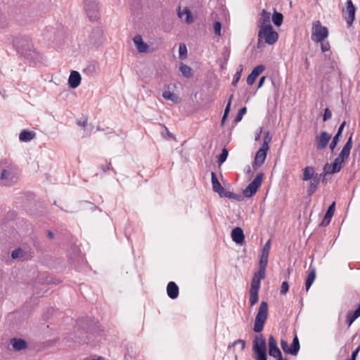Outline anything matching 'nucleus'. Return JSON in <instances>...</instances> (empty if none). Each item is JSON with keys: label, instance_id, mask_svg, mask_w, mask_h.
Segmentation results:
<instances>
[{"label": "nucleus", "instance_id": "nucleus-1", "mask_svg": "<svg viewBox=\"0 0 360 360\" xmlns=\"http://www.w3.org/2000/svg\"><path fill=\"white\" fill-rule=\"evenodd\" d=\"M20 176L18 167L11 160L0 161V186H10L15 184Z\"/></svg>", "mask_w": 360, "mask_h": 360}, {"label": "nucleus", "instance_id": "nucleus-2", "mask_svg": "<svg viewBox=\"0 0 360 360\" xmlns=\"http://www.w3.org/2000/svg\"><path fill=\"white\" fill-rule=\"evenodd\" d=\"M352 148V135L349 136L347 141L343 146L340 153L338 157H337L333 164H331V172L333 174L339 172L342 167L343 163L349 158L350 150Z\"/></svg>", "mask_w": 360, "mask_h": 360}, {"label": "nucleus", "instance_id": "nucleus-3", "mask_svg": "<svg viewBox=\"0 0 360 360\" xmlns=\"http://www.w3.org/2000/svg\"><path fill=\"white\" fill-rule=\"evenodd\" d=\"M252 351L256 360H267L266 342L262 334L255 337L252 342Z\"/></svg>", "mask_w": 360, "mask_h": 360}, {"label": "nucleus", "instance_id": "nucleus-4", "mask_svg": "<svg viewBox=\"0 0 360 360\" xmlns=\"http://www.w3.org/2000/svg\"><path fill=\"white\" fill-rule=\"evenodd\" d=\"M268 316V304L262 301L256 315L253 330L255 333L262 331Z\"/></svg>", "mask_w": 360, "mask_h": 360}, {"label": "nucleus", "instance_id": "nucleus-5", "mask_svg": "<svg viewBox=\"0 0 360 360\" xmlns=\"http://www.w3.org/2000/svg\"><path fill=\"white\" fill-rule=\"evenodd\" d=\"M278 39V33L273 30L272 25L265 26L259 29L258 32V40L260 41L264 39V42L271 45L275 44Z\"/></svg>", "mask_w": 360, "mask_h": 360}, {"label": "nucleus", "instance_id": "nucleus-6", "mask_svg": "<svg viewBox=\"0 0 360 360\" xmlns=\"http://www.w3.org/2000/svg\"><path fill=\"white\" fill-rule=\"evenodd\" d=\"M328 35V28L322 26L319 20L316 21L311 29V39L315 42L323 41Z\"/></svg>", "mask_w": 360, "mask_h": 360}, {"label": "nucleus", "instance_id": "nucleus-7", "mask_svg": "<svg viewBox=\"0 0 360 360\" xmlns=\"http://www.w3.org/2000/svg\"><path fill=\"white\" fill-rule=\"evenodd\" d=\"M281 347L284 353L296 356L300 349V342L297 336L296 335H295L290 347H289L288 343L285 340L281 339Z\"/></svg>", "mask_w": 360, "mask_h": 360}, {"label": "nucleus", "instance_id": "nucleus-8", "mask_svg": "<svg viewBox=\"0 0 360 360\" xmlns=\"http://www.w3.org/2000/svg\"><path fill=\"white\" fill-rule=\"evenodd\" d=\"M84 10L91 21H95L99 16V6L95 1H84Z\"/></svg>", "mask_w": 360, "mask_h": 360}, {"label": "nucleus", "instance_id": "nucleus-9", "mask_svg": "<svg viewBox=\"0 0 360 360\" xmlns=\"http://www.w3.org/2000/svg\"><path fill=\"white\" fill-rule=\"evenodd\" d=\"M264 177L263 173L258 174L254 180L248 184L246 188L243 191V195L246 198L252 197L258 190L262 184Z\"/></svg>", "mask_w": 360, "mask_h": 360}, {"label": "nucleus", "instance_id": "nucleus-10", "mask_svg": "<svg viewBox=\"0 0 360 360\" xmlns=\"http://www.w3.org/2000/svg\"><path fill=\"white\" fill-rule=\"evenodd\" d=\"M345 9L343 10V16L347 22V26L350 27L355 18L356 8L352 0H347Z\"/></svg>", "mask_w": 360, "mask_h": 360}, {"label": "nucleus", "instance_id": "nucleus-11", "mask_svg": "<svg viewBox=\"0 0 360 360\" xmlns=\"http://www.w3.org/2000/svg\"><path fill=\"white\" fill-rule=\"evenodd\" d=\"M268 345V352L270 356L276 358V359H281L283 357L281 351L278 347L277 341L272 335L269 337Z\"/></svg>", "mask_w": 360, "mask_h": 360}, {"label": "nucleus", "instance_id": "nucleus-12", "mask_svg": "<svg viewBox=\"0 0 360 360\" xmlns=\"http://www.w3.org/2000/svg\"><path fill=\"white\" fill-rule=\"evenodd\" d=\"M268 150L265 143L262 144L259 150L256 153L252 164V167L255 169H257L258 167H260L264 162Z\"/></svg>", "mask_w": 360, "mask_h": 360}, {"label": "nucleus", "instance_id": "nucleus-13", "mask_svg": "<svg viewBox=\"0 0 360 360\" xmlns=\"http://www.w3.org/2000/svg\"><path fill=\"white\" fill-rule=\"evenodd\" d=\"M103 30L99 27L92 29L89 37V43L93 46L101 44L103 41Z\"/></svg>", "mask_w": 360, "mask_h": 360}, {"label": "nucleus", "instance_id": "nucleus-14", "mask_svg": "<svg viewBox=\"0 0 360 360\" xmlns=\"http://www.w3.org/2000/svg\"><path fill=\"white\" fill-rule=\"evenodd\" d=\"M98 63L96 61H91L83 68L82 73L89 77H93L98 74Z\"/></svg>", "mask_w": 360, "mask_h": 360}, {"label": "nucleus", "instance_id": "nucleus-15", "mask_svg": "<svg viewBox=\"0 0 360 360\" xmlns=\"http://www.w3.org/2000/svg\"><path fill=\"white\" fill-rule=\"evenodd\" d=\"M330 139L331 135L329 133L322 131L321 134L316 138L317 149L323 150L326 148Z\"/></svg>", "mask_w": 360, "mask_h": 360}, {"label": "nucleus", "instance_id": "nucleus-16", "mask_svg": "<svg viewBox=\"0 0 360 360\" xmlns=\"http://www.w3.org/2000/svg\"><path fill=\"white\" fill-rule=\"evenodd\" d=\"M271 13L266 10H262L257 21V26L259 29L265 27V26L271 25L270 22Z\"/></svg>", "mask_w": 360, "mask_h": 360}, {"label": "nucleus", "instance_id": "nucleus-17", "mask_svg": "<svg viewBox=\"0 0 360 360\" xmlns=\"http://www.w3.org/2000/svg\"><path fill=\"white\" fill-rule=\"evenodd\" d=\"M264 69L265 67L263 65L256 66L247 78L248 84L252 85L255 82L256 78L264 70Z\"/></svg>", "mask_w": 360, "mask_h": 360}, {"label": "nucleus", "instance_id": "nucleus-18", "mask_svg": "<svg viewBox=\"0 0 360 360\" xmlns=\"http://www.w3.org/2000/svg\"><path fill=\"white\" fill-rule=\"evenodd\" d=\"M335 202H333L328 208L326 214H325V216L323 217V219H322L321 222L320 223V226H328L330 221H331V219L334 214V212H335Z\"/></svg>", "mask_w": 360, "mask_h": 360}, {"label": "nucleus", "instance_id": "nucleus-19", "mask_svg": "<svg viewBox=\"0 0 360 360\" xmlns=\"http://www.w3.org/2000/svg\"><path fill=\"white\" fill-rule=\"evenodd\" d=\"M231 238L236 243L242 244L245 239L243 229L240 227L234 228L231 232Z\"/></svg>", "mask_w": 360, "mask_h": 360}, {"label": "nucleus", "instance_id": "nucleus-20", "mask_svg": "<svg viewBox=\"0 0 360 360\" xmlns=\"http://www.w3.org/2000/svg\"><path fill=\"white\" fill-rule=\"evenodd\" d=\"M211 181L213 191L215 193H217L219 196L221 195V193L224 192V188L221 185L220 182L218 180L217 174L214 172H212L211 173Z\"/></svg>", "mask_w": 360, "mask_h": 360}, {"label": "nucleus", "instance_id": "nucleus-21", "mask_svg": "<svg viewBox=\"0 0 360 360\" xmlns=\"http://www.w3.org/2000/svg\"><path fill=\"white\" fill-rule=\"evenodd\" d=\"M81 82V75L77 71H72L69 79H68V84L72 88H77Z\"/></svg>", "mask_w": 360, "mask_h": 360}, {"label": "nucleus", "instance_id": "nucleus-22", "mask_svg": "<svg viewBox=\"0 0 360 360\" xmlns=\"http://www.w3.org/2000/svg\"><path fill=\"white\" fill-rule=\"evenodd\" d=\"M133 41L139 53H146L148 51V46L143 41L141 35H136L134 37Z\"/></svg>", "mask_w": 360, "mask_h": 360}, {"label": "nucleus", "instance_id": "nucleus-23", "mask_svg": "<svg viewBox=\"0 0 360 360\" xmlns=\"http://www.w3.org/2000/svg\"><path fill=\"white\" fill-rule=\"evenodd\" d=\"M322 174H316L314 177L310 180L309 187L307 188V194L311 195L317 189L318 186L320 183L321 177Z\"/></svg>", "mask_w": 360, "mask_h": 360}, {"label": "nucleus", "instance_id": "nucleus-24", "mask_svg": "<svg viewBox=\"0 0 360 360\" xmlns=\"http://www.w3.org/2000/svg\"><path fill=\"white\" fill-rule=\"evenodd\" d=\"M268 258L269 254L261 252L259 262V270L257 272L262 276L265 275L266 268L268 264Z\"/></svg>", "mask_w": 360, "mask_h": 360}, {"label": "nucleus", "instance_id": "nucleus-25", "mask_svg": "<svg viewBox=\"0 0 360 360\" xmlns=\"http://www.w3.org/2000/svg\"><path fill=\"white\" fill-rule=\"evenodd\" d=\"M264 277H265V275H263L262 276H260V274H258V272H256L254 274V276L252 278L250 291L259 292V290L260 288L261 279L264 278Z\"/></svg>", "mask_w": 360, "mask_h": 360}, {"label": "nucleus", "instance_id": "nucleus-26", "mask_svg": "<svg viewBox=\"0 0 360 360\" xmlns=\"http://www.w3.org/2000/svg\"><path fill=\"white\" fill-rule=\"evenodd\" d=\"M316 278V269L311 264L309 267V274L305 282V288L308 291Z\"/></svg>", "mask_w": 360, "mask_h": 360}, {"label": "nucleus", "instance_id": "nucleus-27", "mask_svg": "<svg viewBox=\"0 0 360 360\" xmlns=\"http://www.w3.org/2000/svg\"><path fill=\"white\" fill-rule=\"evenodd\" d=\"M167 292L171 299H176L179 295V287L173 281L169 282L167 286Z\"/></svg>", "mask_w": 360, "mask_h": 360}, {"label": "nucleus", "instance_id": "nucleus-28", "mask_svg": "<svg viewBox=\"0 0 360 360\" xmlns=\"http://www.w3.org/2000/svg\"><path fill=\"white\" fill-rule=\"evenodd\" d=\"M10 342L13 349L15 351H20L27 347L26 341L20 338H12Z\"/></svg>", "mask_w": 360, "mask_h": 360}, {"label": "nucleus", "instance_id": "nucleus-29", "mask_svg": "<svg viewBox=\"0 0 360 360\" xmlns=\"http://www.w3.org/2000/svg\"><path fill=\"white\" fill-rule=\"evenodd\" d=\"M162 97L167 101H171L174 103H179L181 102L180 98L174 93L170 91H165L162 93Z\"/></svg>", "mask_w": 360, "mask_h": 360}, {"label": "nucleus", "instance_id": "nucleus-30", "mask_svg": "<svg viewBox=\"0 0 360 360\" xmlns=\"http://www.w3.org/2000/svg\"><path fill=\"white\" fill-rule=\"evenodd\" d=\"M314 168L311 166H307L303 169L302 180L309 181L312 179L316 174H314Z\"/></svg>", "mask_w": 360, "mask_h": 360}, {"label": "nucleus", "instance_id": "nucleus-31", "mask_svg": "<svg viewBox=\"0 0 360 360\" xmlns=\"http://www.w3.org/2000/svg\"><path fill=\"white\" fill-rule=\"evenodd\" d=\"M186 14V22L188 24H191L193 22V18L192 16L191 12L188 7H185L182 11L180 10L178 12V15L179 18H182L183 15Z\"/></svg>", "mask_w": 360, "mask_h": 360}, {"label": "nucleus", "instance_id": "nucleus-32", "mask_svg": "<svg viewBox=\"0 0 360 360\" xmlns=\"http://www.w3.org/2000/svg\"><path fill=\"white\" fill-rule=\"evenodd\" d=\"M34 136V133L32 131H27V130H22L20 135H19V139L21 141L27 142L32 140Z\"/></svg>", "mask_w": 360, "mask_h": 360}, {"label": "nucleus", "instance_id": "nucleus-33", "mask_svg": "<svg viewBox=\"0 0 360 360\" xmlns=\"http://www.w3.org/2000/svg\"><path fill=\"white\" fill-rule=\"evenodd\" d=\"M220 197L227 198L236 200L238 201H241L243 200V195L234 193L233 192L226 191L225 190L221 193V195H220Z\"/></svg>", "mask_w": 360, "mask_h": 360}, {"label": "nucleus", "instance_id": "nucleus-34", "mask_svg": "<svg viewBox=\"0 0 360 360\" xmlns=\"http://www.w3.org/2000/svg\"><path fill=\"white\" fill-rule=\"evenodd\" d=\"M179 71L181 74L186 78H190L192 77V69L187 65L181 63L179 67Z\"/></svg>", "mask_w": 360, "mask_h": 360}, {"label": "nucleus", "instance_id": "nucleus-35", "mask_svg": "<svg viewBox=\"0 0 360 360\" xmlns=\"http://www.w3.org/2000/svg\"><path fill=\"white\" fill-rule=\"evenodd\" d=\"M283 16L282 13L274 11L273 15H272V21L274 23V25L276 26H280L283 22Z\"/></svg>", "mask_w": 360, "mask_h": 360}, {"label": "nucleus", "instance_id": "nucleus-36", "mask_svg": "<svg viewBox=\"0 0 360 360\" xmlns=\"http://www.w3.org/2000/svg\"><path fill=\"white\" fill-rule=\"evenodd\" d=\"M229 155V151L226 148H224L221 150V154L218 158V164L219 165H222L227 159Z\"/></svg>", "mask_w": 360, "mask_h": 360}, {"label": "nucleus", "instance_id": "nucleus-37", "mask_svg": "<svg viewBox=\"0 0 360 360\" xmlns=\"http://www.w3.org/2000/svg\"><path fill=\"white\" fill-rule=\"evenodd\" d=\"M249 292H250V305L252 307L258 302L259 292H250V291Z\"/></svg>", "mask_w": 360, "mask_h": 360}, {"label": "nucleus", "instance_id": "nucleus-38", "mask_svg": "<svg viewBox=\"0 0 360 360\" xmlns=\"http://www.w3.org/2000/svg\"><path fill=\"white\" fill-rule=\"evenodd\" d=\"M179 54L181 59H184L187 56V49L185 44H180L179 48Z\"/></svg>", "mask_w": 360, "mask_h": 360}, {"label": "nucleus", "instance_id": "nucleus-39", "mask_svg": "<svg viewBox=\"0 0 360 360\" xmlns=\"http://www.w3.org/2000/svg\"><path fill=\"white\" fill-rule=\"evenodd\" d=\"M23 256H24V252L20 248L14 250L11 253V257L13 259L21 258Z\"/></svg>", "mask_w": 360, "mask_h": 360}, {"label": "nucleus", "instance_id": "nucleus-40", "mask_svg": "<svg viewBox=\"0 0 360 360\" xmlns=\"http://www.w3.org/2000/svg\"><path fill=\"white\" fill-rule=\"evenodd\" d=\"M246 111H247V108L245 107L242 108L238 111V113L235 118V122H240L242 120L243 115H245L246 113Z\"/></svg>", "mask_w": 360, "mask_h": 360}, {"label": "nucleus", "instance_id": "nucleus-41", "mask_svg": "<svg viewBox=\"0 0 360 360\" xmlns=\"http://www.w3.org/2000/svg\"><path fill=\"white\" fill-rule=\"evenodd\" d=\"M241 72H242V68L240 70H238L233 75V79L232 82V84L233 86H236L237 83L240 80V78L241 77Z\"/></svg>", "mask_w": 360, "mask_h": 360}, {"label": "nucleus", "instance_id": "nucleus-42", "mask_svg": "<svg viewBox=\"0 0 360 360\" xmlns=\"http://www.w3.org/2000/svg\"><path fill=\"white\" fill-rule=\"evenodd\" d=\"M221 24L218 21L215 22L214 24V33L217 35H218V36L221 35Z\"/></svg>", "mask_w": 360, "mask_h": 360}, {"label": "nucleus", "instance_id": "nucleus-43", "mask_svg": "<svg viewBox=\"0 0 360 360\" xmlns=\"http://www.w3.org/2000/svg\"><path fill=\"white\" fill-rule=\"evenodd\" d=\"M331 169H332V167L330 164L326 163L324 165L323 169V172L324 176H326L328 174H333V173L331 172Z\"/></svg>", "mask_w": 360, "mask_h": 360}, {"label": "nucleus", "instance_id": "nucleus-44", "mask_svg": "<svg viewBox=\"0 0 360 360\" xmlns=\"http://www.w3.org/2000/svg\"><path fill=\"white\" fill-rule=\"evenodd\" d=\"M332 117V112L329 108H326L324 110L323 120V122H326V120L330 119Z\"/></svg>", "mask_w": 360, "mask_h": 360}, {"label": "nucleus", "instance_id": "nucleus-45", "mask_svg": "<svg viewBox=\"0 0 360 360\" xmlns=\"http://www.w3.org/2000/svg\"><path fill=\"white\" fill-rule=\"evenodd\" d=\"M270 248H271V240H269L268 241L266 242V243L263 246L261 252L265 253V254H269Z\"/></svg>", "mask_w": 360, "mask_h": 360}, {"label": "nucleus", "instance_id": "nucleus-46", "mask_svg": "<svg viewBox=\"0 0 360 360\" xmlns=\"http://www.w3.org/2000/svg\"><path fill=\"white\" fill-rule=\"evenodd\" d=\"M237 345H240V346H241L240 347V350L243 351L244 349V348H245V342L243 340L238 339V340H235L233 342L232 346L235 347Z\"/></svg>", "mask_w": 360, "mask_h": 360}, {"label": "nucleus", "instance_id": "nucleus-47", "mask_svg": "<svg viewBox=\"0 0 360 360\" xmlns=\"http://www.w3.org/2000/svg\"><path fill=\"white\" fill-rule=\"evenodd\" d=\"M340 136L335 135V136L333 138V140L330 144V148L331 150H333L334 148L336 147L337 143L338 142Z\"/></svg>", "mask_w": 360, "mask_h": 360}, {"label": "nucleus", "instance_id": "nucleus-48", "mask_svg": "<svg viewBox=\"0 0 360 360\" xmlns=\"http://www.w3.org/2000/svg\"><path fill=\"white\" fill-rule=\"evenodd\" d=\"M233 96L231 95L229 99V101H228V103L225 108V110H224V115H225V116H228L229 113V111H230V108H231V101H232V98H233Z\"/></svg>", "mask_w": 360, "mask_h": 360}, {"label": "nucleus", "instance_id": "nucleus-49", "mask_svg": "<svg viewBox=\"0 0 360 360\" xmlns=\"http://www.w3.org/2000/svg\"><path fill=\"white\" fill-rule=\"evenodd\" d=\"M289 288V285L287 281H283L281 284V294H285Z\"/></svg>", "mask_w": 360, "mask_h": 360}, {"label": "nucleus", "instance_id": "nucleus-50", "mask_svg": "<svg viewBox=\"0 0 360 360\" xmlns=\"http://www.w3.org/2000/svg\"><path fill=\"white\" fill-rule=\"evenodd\" d=\"M321 49L323 52H326L330 50V44L328 42H324L323 41H321Z\"/></svg>", "mask_w": 360, "mask_h": 360}, {"label": "nucleus", "instance_id": "nucleus-51", "mask_svg": "<svg viewBox=\"0 0 360 360\" xmlns=\"http://www.w3.org/2000/svg\"><path fill=\"white\" fill-rule=\"evenodd\" d=\"M355 320L356 319L352 315V312H349L347 314L346 322L349 326H350Z\"/></svg>", "mask_w": 360, "mask_h": 360}, {"label": "nucleus", "instance_id": "nucleus-52", "mask_svg": "<svg viewBox=\"0 0 360 360\" xmlns=\"http://www.w3.org/2000/svg\"><path fill=\"white\" fill-rule=\"evenodd\" d=\"M271 136L269 135V132H267L264 138V142L262 144H265L266 145V149H269V143L271 141Z\"/></svg>", "mask_w": 360, "mask_h": 360}, {"label": "nucleus", "instance_id": "nucleus-53", "mask_svg": "<svg viewBox=\"0 0 360 360\" xmlns=\"http://www.w3.org/2000/svg\"><path fill=\"white\" fill-rule=\"evenodd\" d=\"M101 169L104 173L107 172L108 170H114L111 166L110 162H107L105 165L101 166Z\"/></svg>", "mask_w": 360, "mask_h": 360}, {"label": "nucleus", "instance_id": "nucleus-54", "mask_svg": "<svg viewBox=\"0 0 360 360\" xmlns=\"http://www.w3.org/2000/svg\"><path fill=\"white\" fill-rule=\"evenodd\" d=\"M360 351V346H359L354 351L352 352L351 357L349 360H356V356Z\"/></svg>", "mask_w": 360, "mask_h": 360}, {"label": "nucleus", "instance_id": "nucleus-55", "mask_svg": "<svg viewBox=\"0 0 360 360\" xmlns=\"http://www.w3.org/2000/svg\"><path fill=\"white\" fill-rule=\"evenodd\" d=\"M345 124H346V122H345V121H344V122L340 124V127H339V128H338V132H337V134H335L336 136H341V134H342V131H343V129H344V127H345Z\"/></svg>", "mask_w": 360, "mask_h": 360}, {"label": "nucleus", "instance_id": "nucleus-56", "mask_svg": "<svg viewBox=\"0 0 360 360\" xmlns=\"http://www.w3.org/2000/svg\"><path fill=\"white\" fill-rule=\"evenodd\" d=\"M87 123V120L84 118V120H81L77 121V124L80 127H84Z\"/></svg>", "mask_w": 360, "mask_h": 360}, {"label": "nucleus", "instance_id": "nucleus-57", "mask_svg": "<svg viewBox=\"0 0 360 360\" xmlns=\"http://www.w3.org/2000/svg\"><path fill=\"white\" fill-rule=\"evenodd\" d=\"M266 77L264 76L262 77L260 79H259V84H258V87L260 88L264 82V80H265Z\"/></svg>", "mask_w": 360, "mask_h": 360}, {"label": "nucleus", "instance_id": "nucleus-58", "mask_svg": "<svg viewBox=\"0 0 360 360\" xmlns=\"http://www.w3.org/2000/svg\"><path fill=\"white\" fill-rule=\"evenodd\" d=\"M352 315L353 317L356 319L360 316V314H359V311H356V310L354 312H352Z\"/></svg>", "mask_w": 360, "mask_h": 360}, {"label": "nucleus", "instance_id": "nucleus-59", "mask_svg": "<svg viewBox=\"0 0 360 360\" xmlns=\"http://www.w3.org/2000/svg\"><path fill=\"white\" fill-rule=\"evenodd\" d=\"M47 236L50 239H53L54 238V233L52 231H47Z\"/></svg>", "mask_w": 360, "mask_h": 360}, {"label": "nucleus", "instance_id": "nucleus-60", "mask_svg": "<svg viewBox=\"0 0 360 360\" xmlns=\"http://www.w3.org/2000/svg\"><path fill=\"white\" fill-rule=\"evenodd\" d=\"M262 133V128L259 129V131L257 133V134L255 136V141H259L260 139V135Z\"/></svg>", "mask_w": 360, "mask_h": 360}, {"label": "nucleus", "instance_id": "nucleus-61", "mask_svg": "<svg viewBox=\"0 0 360 360\" xmlns=\"http://www.w3.org/2000/svg\"><path fill=\"white\" fill-rule=\"evenodd\" d=\"M321 174L323 176L322 183L325 184H327V181H326V179H325L326 176H324L323 173Z\"/></svg>", "mask_w": 360, "mask_h": 360}, {"label": "nucleus", "instance_id": "nucleus-62", "mask_svg": "<svg viewBox=\"0 0 360 360\" xmlns=\"http://www.w3.org/2000/svg\"><path fill=\"white\" fill-rule=\"evenodd\" d=\"M227 116H225V115H223L221 119V123L224 124L225 120L226 119Z\"/></svg>", "mask_w": 360, "mask_h": 360}, {"label": "nucleus", "instance_id": "nucleus-63", "mask_svg": "<svg viewBox=\"0 0 360 360\" xmlns=\"http://www.w3.org/2000/svg\"><path fill=\"white\" fill-rule=\"evenodd\" d=\"M356 311H359V314H360V304L359 307L356 309Z\"/></svg>", "mask_w": 360, "mask_h": 360}, {"label": "nucleus", "instance_id": "nucleus-64", "mask_svg": "<svg viewBox=\"0 0 360 360\" xmlns=\"http://www.w3.org/2000/svg\"><path fill=\"white\" fill-rule=\"evenodd\" d=\"M276 360H288L287 359H283V357L281 359H276Z\"/></svg>", "mask_w": 360, "mask_h": 360}]
</instances>
